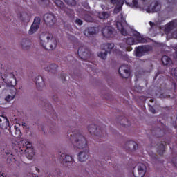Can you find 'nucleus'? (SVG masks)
Segmentation results:
<instances>
[{"label": "nucleus", "instance_id": "1", "mask_svg": "<svg viewBox=\"0 0 177 177\" xmlns=\"http://www.w3.org/2000/svg\"><path fill=\"white\" fill-rule=\"evenodd\" d=\"M70 140L74 149H85L84 151L79 153L78 160L80 162L86 161L89 157V149H86L88 142L85 137L80 133H74L73 134H71Z\"/></svg>", "mask_w": 177, "mask_h": 177}, {"label": "nucleus", "instance_id": "2", "mask_svg": "<svg viewBox=\"0 0 177 177\" xmlns=\"http://www.w3.org/2000/svg\"><path fill=\"white\" fill-rule=\"evenodd\" d=\"M23 153H25L28 160H32V157L35 156L34 148H32V143L29 141H20V146L15 151V154L11 153L9 156L11 161H16L21 157Z\"/></svg>", "mask_w": 177, "mask_h": 177}, {"label": "nucleus", "instance_id": "3", "mask_svg": "<svg viewBox=\"0 0 177 177\" xmlns=\"http://www.w3.org/2000/svg\"><path fill=\"white\" fill-rule=\"evenodd\" d=\"M106 126L103 124H100L97 126L96 124H91L88 127V131L91 135H95V140L97 142H103L104 140V133H106Z\"/></svg>", "mask_w": 177, "mask_h": 177}, {"label": "nucleus", "instance_id": "4", "mask_svg": "<svg viewBox=\"0 0 177 177\" xmlns=\"http://www.w3.org/2000/svg\"><path fill=\"white\" fill-rule=\"evenodd\" d=\"M41 45L46 50H53L57 46V41L53 39V35L41 34L39 37Z\"/></svg>", "mask_w": 177, "mask_h": 177}, {"label": "nucleus", "instance_id": "5", "mask_svg": "<svg viewBox=\"0 0 177 177\" xmlns=\"http://www.w3.org/2000/svg\"><path fill=\"white\" fill-rule=\"evenodd\" d=\"M101 48L105 50L103 52H100L97 54L98 57L102 59V60H106L107 58V53H111V50L114 49V44L113 43H106L101 46Z\"/></svg>", "mask_w": 177, "mask_h": 177}, {"label": "nucleus", "instance_id": "6", "mask_svg": "<svg viewBox=\"0 0 177 177\" xmlns=\"http://www.w3.org/2000/svg\"><path fill=\"white\" fill-rule=\"evenodd\" d=\"M77 54L82 60H88V59H90L91 56H92L91 50L85 46L79 48Z\"/></svg>", "mask_w": 177, "mask_h": 177}, {"label": "nucleus", "instance_id": "7", "mask_svg": "<svg viewBox=\"0 0 177 177\" xmlns=\"http://www.w3.org/2000/svg\"><path fill=\"white\" fill-rule=\"evenodd\" d=\"M153 48L151 46H141L135 48V55L136 57H142L145 53L151 52Z\"/></svg>", "mask_w": 177, "mask_h": 177}, {"label": "nucleus", "instance_id": "8", "mask_svg": "<svg viewBox=\"0 0 177 177\" xmlns=\"http://www.w3.org/2000/svg\"><path fill=\"white\" fill-rule=\"evenodd\" d=\"M59 158L61 160L62 164H66V165H72L74 166L75 165V161H74V158H73V156L70 155H66L64 153L59 152Z\"/></svg>", "mask_w": 177, "mask_h": 177}, {"label": "nucleus", "instance_id": "9", "mask_svg": "<svg viewBox=\"0 0 177 177\" xmlns=\"http://www.w3.org/2000/svg\"><path fill=\"white\" fill-rule=\"evenodd\" d=\"M41 24V18L39 17H35L33 21L32 24L30 26V28L28 31L29 35H32L35 32L38 31V28H39V25Z\"/></svg>", "mask_w": 177, "mask_h": 177}, {"label": "nucleus", "instance_id": "10", "mask_svg": "<svg viewBox=\"0 0 177 177\" xmlns=\"http://www.w3.org/2000/svg\"><path fill=\"white\" fill-rule=\"evenodd\" d=\"M161 10V3L160 2L155 1L152 2L147 9L148 13H157Z\"/></svg>", "mask_w": 177, "mask_h": 177}, {"label": "nucleus", "instance_id": "11", "mask_svg": "<svg viewBox=\"0 0 177 177\" xmlns=\"http://www.w3.org/2000/svg\"><path fill=\"white\" fill-rule=\"evenodd\" d=\"M118 73L122 78H129L131 72H129V67L128 65H122L118 69Z\"/></svg>", "mask_w": 177, "mask_h": 177}, {"label": "nucleus", "instance_id": "12", "mask_svg": "<svg viewBox=\"0 0 177 177\" xmlns=\"http://www.w3.org/2000/svg\"><path fill=\"white\" fill-rule=\"evenodd\" d=\"M44 21L47 26H53L56 23V17L53 13H46L44 16Z\"/></svg>", "mask_w": 177, "mask_h": 177}, {"label": "nucleus", "instance_id": "13", "mask_svg": "<svg viewBox=\"0 0 177 177\" xmlns=\"http://www.w3.org/2000/svg\"><path fill=\"white\" fill-rule=\"evenodd\" d=\"M121 20L122 21H117L116 22V27L117 29L118 30V31L120 32V34H122V35H124V37L127 36V30H125V28H124V24L127 23V21L125 20V19H124V17H121Z\"/></svg>", "mask_w": 177, "mask_h": 177}, {"label": "nucleus", "instance_id": "14", "mask_svg": "<svg viewBox=\"0 0 177 177\" xmlns=\"http://www.w3.org/2000/svg\"><path fill=\"white\" fill-rule=\"evenodd\" d=\"M138 175L135 174V172L133 171V175L135 177H143L146 174V165L143 163H138Z\"/></svg>", "mask_w": 177, "mask_h": 177}, {"label": "nucleus", "instance_id": "15", "mask_svg": "<svg viewBox=\"0 0 177 177\" xmlns=\"http://www.w3.org/2000/svg\"><path fill=\"white\" fill-rule=\"evenodd\" d=\"M0 128L1 129H10L9 120L3 115H0Z\"/></svg>", "mask_w": 177, "mask_h": 177}, {"label": "nucleus", "instance_id": "16", "mask_svg": "<svg viewBox=\"0 0 177 177\" xmlns=\"http://www.w3.org/2000/svg\"><path fill=\"white\" fill-rule=\"evenodd\" d=\"M113 32V27L111 26H105L102 29V34L104 38H111Z\"/></svg>", "mask_w": 177, "mask_h": 177}, {"label": "nucleus", "instance_id": "17", "mask_svg": "<svg viewBox=\"0 0 177 177\" xmlns=\"http://www.w3.org/2000/svg\"><path fill=\"white\" fill-rule=\"evenodd\" d=\"M36 86L39 91H41L44 86H45V82L42 76L39 75L35 78Z\"/></svg>", "mask_w": 177, "mask_h": 177}, {"label": "nucleus", "instance_id": "18", "mask_svg": "<svg viewBox=\"0 0 177 177\" xmlns=\"http://www.w3.org/2000/svg\"><path fill=\"white\" fill-rule=\"evenodd\" d=\"M133 37H135V41L136 42V45H138V44H146V42H147V40L142 37V35H140V33L136 32L133 34Z\"/></svg>", "mask_w": 177, "mask_h": 177}, {"label": "nucleus", "instance_id": "19", "mask_svg": "<svg viewBox=\"0 0 177 177\" xmlns=\"http://www.w3.org/2000/svg\"><path fill=\"white\" fill-rule=\"evenodd\" d=\"M167 142H161L160 144L158 146L157 153L160 156H162L165 153V146H167Z\"/></svg>", "mask_w": 177, "mask_h": 177}, {"label": "nucleus", "instance_id": "20", "mask_svg": "<svg viewBox=\"0 0 177 177\" xmlns=\"http://www.w3.org/2000/svg\"><path fill=\"white\" fill-rule=\"evenodd\" d=\"M96 34V28L95 27H88L84 31V35L86 37H91V35H95Z\"/></svg>", "mask_w": 177, "mask_h": 177}, {"label": "nucleus", "instance_id": "21", "mask_svg": "<svg viewBox=\"0 0 177 177\" xmlns=\"http://www.w3.org/2000/svg\"><path fill=\"white\" fill-rule=\"evenodd\" d=\"M57 67H59L55 64H51L50 66L45 68V71H48V73H53L55 74L56 71H57Z\"/></svg>", "mask_w": 177, "mask_h": 177}, {"label": "nucleus", "instance_id": "22", "mask_svg": "<svg viewBox=\"0 0 177 177\" xmlns=\"http://www.w3.org/2000/svg\"><path fill=\"white\" fill-rule=\"evenodd\" d=\"M174 28H175V21H171L166 25L165 30L166 32H171Z\"/></svg>", "mask_w": 177, "mask_h": 177}, {"label": "nucleus", "instance_id": "23", "mask_svg": "<svg viewBox=\"0 0 177 177\" xmlns=\"http://www.w3.org/2000/svg\"><path fill=\"white\" fill-rule=\"evenodd\" d=\"M54 3L61 9V10H66V6H64V3L61 0H53Z\"/></svg>", "mask_w": 177, "mask_h": 177}, {"label": "nucleus", "instance_id": "24", "mask_svg": "<svg viewBox=\"0 0 177 177\" xmlns=\"http://www.w3.org/2000/svg\"><path fill=\"white\" fill-rule=\"evenodd\" d=\"M120 125L124 127V128H128V127L131 125V122H129L127 118L123 117L120 121Z\"/></svg>", "mask_w": 177, "mask_h": 177}, {"label": "nucleus", "instance_id": "25", "mask_svg": "<svg viewBox=\"0 0 177 177\" xmlns=\"http://www.w3.org/2000/svg\"><path fill=\"white\" fill-rule=\"evenodd\" d=\"M21 45L23 49H27L28 48H30V39H23Z\"/></svg>", "mask_w": 177, "mask_h": 177}, {"label": "nucleus", "instance_id": "26", "mask_svg": "<svg viewBox=\"0 0 177 177\" xmlns=\"http://www.w3.org/2000/svg\"><path fill=\"white\" fill-rule=\"evenodd\" d=\"M161 61L164 66H168V64L171 63V58H169V57H168L167 55H163L162 57Z\"/></svg>", "mask_w": 177, "mask_h": 177}, {"label": "nucleus", "instance_id": "27", "mask_svg": "<svg viewBox=\"0 0 177 177\" xmlns=\"http://www.w3.org/2000/svg\"><path fill=\"white\" fill-rule=\"evenodd\" d=\"M68 17L73 19L74 17V10L69 9L65 7V10H63Z\"/></svg>", "mask_w": 177, "mask_h": 177}, {"label": "nucleus", "instance_id": "28", "mask_svg": "<svg viewBox=\"0 0 177 177\" xmlns=\"http://www.w3.org/2000/svg\"><path fill=\"white\" fill-rule=\"evenodd\" d=\"M15 129V133H14V137L19 139V138H21V131H20V129L17 127L16 126H14Z\"/></svg>", "mask_w": 177, "mask_h": 177}, {"label": "nucleus", "instance_id": "29", "mask_svg": "<svg viewBox=\"0 0 177 177\" xmlns=\"http://www.w3.org/2000/svg\"><path fill=\"white\" fill-rule=\"evenodd\" d=\"M16 96V91H11V95H8L6 97L5 100L6 102H10V100H13L15 99V97Z\"/></svg>", "mask_w": 177, "mask_h": 177}, {"label": "nucleus", "instance_id": "30", "mask_svg": "<svg viewBox=\"0 0 177 177\" xmlns=\"http://www.w3.org/2000/svg\"><path fill=\"white\" fill-rule=\"evenodd\" d=\"M124 5V3H120L119 5H116V7L113 10V13L115 15H118V13H120L122 9V6Z\"/></svg>", "mask_w": 177, "mask_h": 177}, {"label": "nucleus", "instance_id": "31", "mask_svg": "<svg viewBox=\"0 0 177 177\" xmlns=\"http://www.w3.org/2000/svg\"><path fill=\"white\" fill-rule=\"evenodd\" d=\"M110 17V14L107 12H102L99 14V18L102 19H109Z\"/></svg>", "mask_w": 177, "mask_h": 177}, {"label": "nucleus", "instance_id": "32", "mask_svg": "<svg viewBox=\"0 0 177 177\" xmlns=\"http://www.w3.org/2000/svg\"><path fill=\"white\" fill-rule=\"evenodd\" d=\"M126 42L127 45H136V41L133 37H128Z\"/></svg>", "mask_w": 177, "mask_h": 177}, {"label": "nucleus", "instance_id": "33", "mask_svg": "<svg viewBox=\"0 0 177 177\" xmlns=\"http://www.w3.org/2000/svg\"><path fill=\"white\" fill-rule=\"evenodd\" d=\"M127 145H129V146H133L134 150H137L138 149V143L135 141L130 140L127 142Z\"/></svg>", "mask_w": 177, "mask_h": 177}, {"label": "nucleus", "instance_id": "34", "mask_svg": "<svg viewBox=\"0 0 177 177\" xmlns=\"http://www.w3.org/2000/svg\"><path fill=\"white\" fill-rule=\"evenodd\" d=\"M124 3V1H122V0H111V3H112V5H120V3Z\"/></svg>", "mask_w": 177, "mask_h": 177}, {"label": "nucleus", "instance_id": "35", "mask_svg": "<svg viewBox=\"0 0 177 177\" xmlns=\"http://www.w3.org/2000/svg\"><path fill=\"white\" fill-rule=\"evenodd\" d=\"M149 155L150 156L151 158H152V160H157L158 158V156H157V154L153 153V152H149Z\"/></svg>", "mask_w": 177, "mask_h": 177}, {"label": "nucleus", "instance_id": "36", "mask_svg": "<svg viewBox=\"0 0 177 177\" xmlns=\"http://www.w3.org/2000/svg\"><path fill=\"white\" fill-rule=\"evenodd\" d=\"M133 8H138L139 6L138 0H133L131 3Z\"/></svg>", "mask_w": 177, "mask_h": 177}, {"label": "nucleus", "instance_id": "37", "mask_svg": "<svg viewBox=\"0 0 177 177\" xmlns=\"http://www.w3.org/2000/svg\"><path fill=\"white\" fill-rule=\"evenodd\" d=\"M173 49L175 50L173 54L174 58L177 59V44L173 46Z\"/></svg>", "mask_w": 177, "mask_h": 177}, {"label": "nucleus", "instance_id": "38", "mask_svg": "<svg viewBox=\"0 0 177 177\" xmlns=\"http://www.w3.org/2000/svg\"><path fill=\"white\" fill-rule=\"evenodd\" d=\"M64 1H65L66 3H67L68 5L73 6V5H75V1H74V0H64Z\"/></svg>", "mask_w": 177, "mask_h": 177}, {"label": "nucleus", "instance_id": "39", "mask_svg": "<svg viewBox=\"0 0 177 177\" xmlns=\"http://www.w3.org/2000/svg\"><path fill=\"white\" fill-rule=\"evenodd\" d=\"M75 23L76 24H77L78 26H82L84 22L82 21V19H80L77 18L76 20L75 21Z\"/></svg>", "mask_w": 177, "mask_h": 177}, {"label": "nucleus", "instance_id": "40", "mask_svg": "<svg viewBox=\"0 0 177 177\" xmlns=\"http://www.w3.org/2000/svg\"><path fill=\"white\" fill-rule=\"evenodd\" d=\"M149 111L152 113V114H156V109H154V107H153V106L149 105Z\"/></svg>", "mask_w": 177, "mask_h": 177}, {"label": "nucleus", "instance_id": "41", "mask_svg": "<svg viewBox=\"0 0 177 177\" xmlns=\"http://www.w3.org/2000/svg\"><path fill=\"white\" fill-rule=\"evenodd\" d=\"M171 162L174 164V166L177 167V156L172 158Z\"/></svg>", "mask_w": 177, "mask_h": 177}, {"label": "nucleus", "instance_id": "42", "mask_svg": "<svg viewBox=\"0 0 177 177\" xmlns=\"http://www.w3.org/2000/svg\"><path fill=\"white\" fill-rule=\"evenodd\" d=\"M66 74L61 73L60 78H61L62 81H66Z\"/></svg>", "mask_w": 177, "mask_h": 177}, {"label": "nucleus", "instance_id": "43", "mask_svg": "<svg viewBox=\"0 0 177 177\" xmlns=\"http://www.w3.org/2000/svg\"><path fill=\"white\" fill-rule=\"evenodd\" d=\"M126 50H127V52H131L132 46L129 45L128 47H127Z\"/></svg>", "mask_w": 177, "mask_h": 177}, {"label": "nucleus", "instance_id": "44", "mask_svg": "<svg viewBox=\"0 0 177 177\" xmlns=\"http://www.w3.org/2000/svg\"><path fill=\"white\" fill-rule=\"evenodd\" d=\"M149 26H151V28H153V27L156 26V24L154 22L149 21Z\"/></svg>", "mask_w": 177, "mask_h": 177}, {"label": "nucleus", "instance_id": "45", "mask_svg": "<svg viewBox=\"0 0 177 177\" xmlns=\"http://www.w3.org/2000/svg\"><path fill=\"white\" fill-rule=\"evenodd\" d=\"M54 115H55L54 120H56V118H57V115L56 114V112H55V111H54Z\"/></svg>", "mask_w": 177, "mask_h": 177}, {"label": "nucleus", "instance_id": "46", "mask_svg": "<svg viewBox=\"0 0 177 177\" xmlns=\"http://www.w3.org/2000/svg\"><path fill=\"white\" fill-rule=\"evenodd\" d=\"M158 131H159L160 133H164V131L162 130H161L160 129H158Z\"/></svg>", "mask_w": 177, "mask_h": 177}, {"label": "nucleus", "instance_id": "47", "mask_svg": "<svg viewBox=\"0 0 177 177\" xmlns=\"http://www.w3.org/2000/svg\"><path fill=\"white\" fill-rule=\"evenodd\" d=\"M0 177H6V176H5V174H0Z\"/></svg>", "mask_w": 177, "mask_h": 177}, {"label": "nucleus", "instance_id": "48", "mask_svg": "<svg viewBox=\"0 0 177 177\" xmlns=\"http://www.w3.org/2000/svg\"><path fill=\"white\" fill-rule=\"evenodd\" d=\"M150 102H151V103H153L154 102V100L153 99H151Z\"/></svg>", "mask_w": 177, "mask_h": 177}, {"label": "nucleus", "instance_id": "49", "mask_svg": "<svg viewBox=\"0 0 177 177\" xmlns=\"http://www.w3.org/2000/svg\"><path fill=\"white\" fill-rule=\"evenodd\" d=\"M48 107L50 109H52V104H48Z\"/></svg>", "mask_w": 177, "mask_h": 177}, {"label": "nucleus", "instance_id": "50", "mask_svg": "<svg viewBox=\"0 0 177 177\" xmlns=\"http://www.w3.org/2000/svg\"><path fill=\"white\" fill-rule=\"evenodd\" d=\"M97 164L98 165L100 164V165H101V167H103V165H102V163L100 162H99Z\"/></svg>", "mask_w": 177, "mask_h": 177}, {"label": "nucleus", "instance_id": "51", "mask_svg": "<svg viewBox=\"0 0 177 177\" xmlns=\"http://www.w3.org/2000/svg\"><path fill=\"white\" fill-rule=\"evenodd\" d=\"M158 74H156V76L154 77V80H156V78H157Z\"/></svg>", "mask_w": 177, "mask_h": 177}, {"label": "nucleus", "instance_id": "52", "mask_svg": "<svg viewBox=\"0 0 177 177\" xmlns=\"http://www.w3.org/2000/svg\"><path fill=\"white\" fill-rule=\"evenodd\" d=\"M175 77H177L176 73L174 72Z\"/></svg>", "mask_w": 177, "mask_h": 177}, {"label": "nucleus", "instance_id": "53", "mask_svg": "<svg viewBox=\"0 0 177 177\" xmlns=\"http://www.w3.org/2000/svg\"><path fill=\"white\" fill-rule=\"evenodd\" d=\"M36 171H37V172H39V170L38 168H36Z\"/></svg>", "mask_w": 177, "mask_h": 177}, {"label": "nucleus", "instance_id": "54", "mask_svg": "<svg viewBox=\"0 0 177 177\" xmlns=\"http://www.w3.org/2000/svg\"><path fill=\"white\" fill-rule=\"evenodd\" d=\"M157 138H161V136H156Z\"/></svg>", "mask_w": 177, "mask_h": 177}, {"label": "nucleus", "instance_id": "55", "mask_svg": "<svg viewBox=\"0 0 177 177\" xmlns=\"http://www.w3.org/2000/svg\"><path fill=\"white\" fill-rule=\"evenodd\" d=\"M142 2H146V1H147V0H142Z\"/></svg>", "mask_w": 177, "mask_h": 177}, {"label": "nucleus", "instance_id": "56", "mask_svg": "<svg viewBox=\"0 0 177 177\" xmlns=\"http://www.w3.org/2000/svg\"><path fill=\"white\" fill-rule=\"evenodd\" d=\"M174 86H176V84L174 83Z\"/></svg>", "mask_w": 177, "mask_h": 177}, {"label": "nucleus", "instance_id": "57", "mask_svg": "<svg viewBox=\"0 0 177 177\" xmlns=\"http://www.w3.org/2000/svg\"><path fill=\"white\" fill-rule=\"evenodd\" d=\"M71 132H75V131H73V130H71Z\"/></svg>", "mask_w": 177, "mask_h": 177}, {"label": "nucleus", "instance_id": "58", "mask_svg": "<svg viewBox=\"0 0 177 177\" xmlns=\"http://www.w3.org/2000/svg\"><path fill=\"white\" fill-rule=\"evenodd\" d=\"M68 57H71V58H73V57H71V56H68Z\"/></svg>", "mask_w": 177, "mask_h": 177}, {"label": "nucleus", "instance_id": "59", "mask_svg": "<svg viewBox=\"0 0 177 177\" xmlns=\"http://www.w3.org/2000/svg\"><path fill=\"white\" fill-rule=\"evenodd\" d=\"M50 175H52L51 173H50Z\"/></svg>", "mask_w": 177, "mask_h": 177}, {"label": "nucleus", "instance_id": "60", "mask_svg": "<svg viewBox=\"0 0 177 177\" xmlns=\"http://www.w3.org/2000/svg\"><path fill=\"white\" fill-rule=\"evenodd\" d=\"M174 71H176V69H175Z\"/></svg>", "mask_w": 177, "mask_h": 177}, {"label": "nucleus", "instance_id": "61", "mask_svg": "<svg viewBox=\"0 0 177 177\" xmlns=\"http://www.w3.org/2000/svg\"><path fill=\"white\" fill-rule=\"evenodd\" d=\"M50 176L53 177V176L50 175Z\"/></svg>", "mask_w": 177, "mask_h": 177}, {"label": "nucleus", "instance_id": "62", "mask_svg": "<svg viewBox=\"0 0 177 177\" xmlns=\"http://www.w3.org/2000/svg\"><path fill=\"white\" fill-rule=\"evenodd\" d=\"M50 176L53 177V176L50 175Z\"/></svg>", "mask_w": 177, "mask_h": 177}, {"label": "nucleus", "instance_id": "63", "mask_svg": "<svg viewBox=\"0 0 177 177\" xmlns=\"http://www.w3.org/2000/svg\"><path fill=\"white\" fill-rule=\"evenodd\" d=\"M44 2V0H41Z\"/></svg>", "mask_w": 177, "mask_h": 177}]
</instances>
